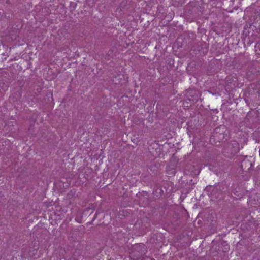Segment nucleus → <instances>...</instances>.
<instances>
[{
	"mask_svg": "<svg viewBox=\"0 0 260 260\" xmlns=\"http://www.w3.org/2000/svg\"><path fill=\"white\" fill-rule=\"evenodd\" d=\"M252 166V164L248 160H243L241 162V167L244 171H248Z\"/></svg>",
	"mask_w": 260,
	"mask_h": 260,
	"instance_id": "f257e3e1",
	"label": "nucleus"
},
{
	"mask_svg": "<svg viewBox=\"0 0 260 260\" xmlns=\"http://www.w3.org/2000/svg\"><path fill=\"white\" fill-rule=\"evenodd\" d=\"M238 146V143L236 141H232L229 144V147H232L233 149L231 151V153H235L237 151V147Z\"/></svg>",
	"mask_w": 260,
	"mask_h": 260,
	"instance_id": "f03ea898",
	"label": "nucleus"
},
{
	"mask_svg": "<svg viewBox=\"0 0 260 260\" xmlns=\"http://www.w3.org/2000/svg\"><path fill=\"white\" fill-rule=\"evenodd\" d=\"M143 254V252H141L140 254V255H142Z\"/></svg>",
	"mask_w": 260,
	"mask_h": 260,
	"instance_id": "20e7f679",
	"label": "nucleus"
},
{
	"mask_svg": "<svg viewBox=\"0 0 260 260\" xmlns=\"http://www.w3.org/2000/svg\"><path fill=\"white\" fill-rule=\"evenodd\" d=\"M141 247H142V246H141V245H136V246L135 247L134 249L138 251L139 250H140V249H142V248H141Z\"/></svg>",
	"mask_w": 260,
	"mask_h": 260,
	"instance_id": "7ed1b4c3",
	"label": "nucleus"
}]
</instances>
